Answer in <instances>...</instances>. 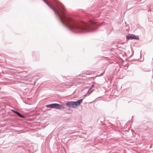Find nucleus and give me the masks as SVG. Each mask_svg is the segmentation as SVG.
I'll return each instance as SVG.
<instances>
[{
  "label": "nucleus",
  "mask_w": 153,
  "mask_h": 153,
  "mask_svg": "<svg viewBox=\"0 0 153 153\" xmlns=\"http://www.w3.org/2000/svg\"><path fill=\"white\" fill-rule=\"evenodd\" d=\"M59 22L70 31L77 33L96 32L101 25H106L105 22L98 23L95 20H59Z\"/></svg>",
  "instance_id": "1"
},
{
  "label": "nucleus",
  "mask_w": 153,
  "mask_h": 153,
  "mask_svg": "<svg viewBox=\"0 0 153 153\" xmlns=\"http://www.w3.org/2000/svg\"><path fill=\"white\" fill-rule=\"evenodd\" d=\"M47 5L54 11L56 16L59 17L61 18H62L61 13H62V11L64 9V6L59 1H57L56 8H53L48 4Z\"/></svg>",
  "instance_id": "2"
},
{
  "label": "nucleus",
  "mask_w": 153,
  "mask_h": 153,
  "mask_svg": "<svg viewBox=\"0 0 153 153\" xmlns=\"http://www.w3.org/2000/svg\"><path fill=\"white\" fill-rule=\"evenodd\" d=\"M47 108H54L56 109L62 110L65 108L62 105L58 103H52L46 105Z\"/></svg>",
  "instance_id": "3"
},
{
  "label": "nucleus",
  "mask_w": 153,
  "mask_h": 153,
  "mask_svg": "<svg viewBox=\"0 0 153 153\" xmlns=\"http://www.w3.org/2000/svg\"><path fill=\"white\" fill-rule=\"evenodd\" d=\"M83 101L82 99H80L76 101H73L74 108H76L79 106Z\"/></svg>",
  "instance_id": "4"
},
{
  "label": "nucleus",
  "mask_w": 153,
  "mask_h": 153,
  "mask_svg": "<svg viewBox=\"0 0 153 153\" xmlns=\"http://www.w3.org/2000/svg\"><path fill=\"white\" fill-rule=\"evenodd\" d=\"M11 110L12 112L16 114L19 117L21 118H24L25 117V116H24L23 114H22L17 111L13 109H11Z\"/></svg>",
  "instance_id": "5"
},
{
  "label": "nucleus",
  "mask_w": 153,
  "mask_h": 153,
  "mask_svg": "<svg viewBox=\"0 0 153 153\" xmlns=\"http://www.w3.org/2000/svg\"><path fill=\"white\" fill-rule=\"evenodd\" d=\"M66 106L70 108H74L73 101H68L65 104Z\"/></svg>",
  "instance_id": "6"
},
{
  "label": "nucleus",
  "mask_w": 153,
  "mask_h": 153,
  "mask_svg": "<svg viewBox=\"0 0 153 153\" xmlns=\"http://www.w3.org/2000/svg\"><path fill=\"white\" fill-rule=\"evenodd\" d=\"M126 39L127 40L134 39V35L129 34L126 36Z\"/></svg>",
  "instance_id": "7"
},
{
  "label": "nucleus",
  "mask_w": 153,
  "mask_h": 153,
  "mask_svg": "<svg viewBox=\"0 0 153 153\" xmlns=\"http://www.w3.org/2000/svg\"><path fill=\"white\" fill-rule=\"evenodd\" d=\"M134 39H136L137 40H138L139 39V37L137 36H134Z\"/></svg>",
  "instance_id": "8"
},
{
  "label": "nucleus",
  "mask_w": 153,
  "mask_h": 153,
  "mask_svg": "<svg viewBox=\"0 0 153 153\" xmlns=\"http://www.w3.org/2000/svg\"><path fill=\"white\" fill-rule=\"evenodd\" d=\"M98 76H95V77H91V78H92L93 79H94L96 77H97Z\"/></svg>",
  "instance_id": "9"
},
{
  "label": "nucleus",
  "mask_w": 153,
  "mask_h": 153,
  "mask_svg": "<svg viewBox=\"0 0 153 153\" xmlns=\"http://www.w3.org/2000/svg\"><path fill=\"white\" fill-rule=\"evenodd\" d=\"M65 18L68 19H71V18L68 17H66V16L65 17Z\"/></svg>",
  "instance_id": "10"
},
{
  "label": "nucleus",
  "mask_w": 153,
  "mask_h": 153,
  "mask_svg": "<svg viewBox=\"0 0 153 153\" xmlns=\"http://www.w3.org/2000/svg\"><path fill=\"white\" fill-rule=\"evenodd\" d=\"M47 4L48 3L46 1H44Z\"/></svg>",
  "instance_id": "11"
},
{
  "label": "nucleus",
  "mask_w": 153,
  "mask_h": 153,
  "mask_svg": "<svg viewBox=\"0 0 153 153\" xmlns=\"http://www.w3.org/2000/svg\"><path fill=\"white\" fill-rule=\"evenodd\" d=\"M93 86H94V85H92L91 86V88L92 87H93Z\"/></svg>",
  "instance_id": "12"
},
{
  "label": "nucleus",
  "mask_w": 153,
  "mask_h": 153,
  "mask_svg": "<svg viewBox=\"0 0 153 153\" xmlns=\"http://www.w3.org/2000/svg\"><path fill=\"white\" fill-rule=\"evenodd\" d=\"M103 73H103L102 74H101V76H102L103 75Z\"/></svg>",
  "instance_id": "13"
},
{
  "label": "nucleus",
  "mask_w": 153,
  "mask_h": 153,
  "mask_svg": "<svg viewBox=\"0 0 153 153\" xmlns=\"http://www.w3.org/2000/svg\"><path fill=\"white\" fill-rule=\"evenodd\" d=\"M131 50H132V52H133L132 51V49H131Z\"/></svg>",
  "instance_id": "14"
}]
</instances>
